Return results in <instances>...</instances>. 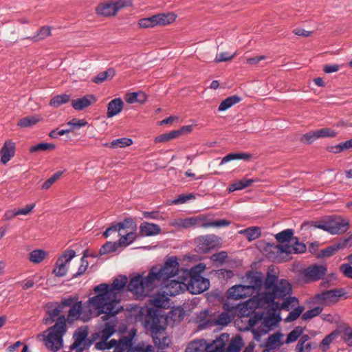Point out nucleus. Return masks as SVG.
<instances>
[{"instance_id":"nucleus-46","label":"nucleus","mask_w":352,"mask_h":352,"mask_svg":"<svg viewBox=\"0 0 352 352\" xmlns=\"http://www.w3.org/2000/svg\"><path fill=\"white\" fill-rule=\"evenodd\" d=\"M47 255L48 253L45 250H35L29 254V260L33 263H40Z\"/></svg>"},{"instance_id":"nucleus-59","label":"nucleus","mask_w":352,"mask_h":352,"mask_svg":"<svg viewBox=\"0 0 352 352\" xmlns=\"http://www.w3.org/2000/svg\"><path fill=\"white\" fill-rule=\"evenodd\" d=\"M316 140H317V138L316 136L315 131L302 135L300 138V141L305 144H311Z\"/></svg>"},{"instance_id":"nucleus-38","label":"nucleus","mask_w":352,"mask_h":352,"mask_svg":"<svg viewBox=\"0 0 352 352\" xmlns=\"http://www.w3.org/2000/svg\"><path fill=\"white\" fill-rule=\"evenodd\" d=\"M294 235L292 229H286L275 235V239L281 244H290Z\"/></svg>"},{"instance_id":"nucleus-33","label":"nucleus","mask_w":352,"mask_h":352,"mask_svg":"<svg viewBox=\"0 0 352 352\" xmlns=\"http://www.w3.org/2000/svg\"><path fill=\"white\" fill-rule=\"evenodd\" d=\"M258 179H248V178H243L241 180H238L235 182L234 183L230 185L228 188V191L230 192L239 190L245 188L246 187L250 186L252 184H253L255 182H258Z\"/></svg>"},{"instance_id":"nucleus-26","label":"nucleus","mask_w":352,"mask_h":352,"mask_svg":"<svg viewBox=\"0 0 352 352\" xmlns=\"http://www.w3.org/2000/svg\"><path fill=\"white\" fill-rule=\"evenodd\" d=\"M124 102L121 98L111 100L107 104V117L111 118L119 114L123 109Z\"/></svg>"},{"instance_id":"nucleus-7","label":"nucleus","mask_w":352,"mask_h":352,"mask_svg":"<svg viewBox=\"0 0 352 352\" xmlns=\"http://www.w3.org/2000/svg\"><path fill=\"white\" fill-rule=\"evenodd\" d=\"M177 18L173 12L160 13L150 17L143 18L138 21L140 28H149L156 26H164L173 23Z\"/></svg>"},{"instance_id":"nucleus-52","label":"nucleus","mask_w":352,"mask_h":352,"mask_svg":"<svg viewBox=\"0 0 352 352\" xmlns=\"http://www.w3.org/2000/svg\"><path fill=\"white\" fill-rule=\"evenodd\" d=\"M277 282V277L268 272L267 276L264 283L265 292H271L274 287L276 285Z\"/></svg>"},{"instance_id":"nucleus-27","label":"nucleus","mask_w":352,"mask_h":352,"mask_svg":"<svg viewBox=\"0 0 352 352\" xmlns=\"http://www.w3.org/2000/svg\"><path fill=\"white\" fill-rule=\"evenodd\" d=\"M135 227L133 229L130 227L125 229L120 234V239L118 241V245L120 246H127L132 243L136 239V234L134 232Z\"/></svg>"},{"instance_id":"nucleus-34","label":"nucleus","mask_w":352,"mask_h":352,"mask_svg":"<svg viewBox=\"0 0 352 352\" xmlns=\"http://www.w3.org/2000/svg\"><path fill=\"white\" fill-rule=\"evenodd\" d=\"M136 334V329H133L126 336H124L119 341L116 346H120L127 351L133 345V340Z\"/></svg>"},{"instance_id":"nucleus-11","label":"nucleus","mask_w":352,"mask_h":352,"mask_svg":"<svg viewBox=\"0 0 352 352\" xmlns=\"http://www.w3.org/2000/svg\"><path fill=\"white\" fill-rule=\"evenodd\" d=\"M78 298L77 296H69L68 298L62 299V305H63L64 308H70L68 311L67 318H66V321L67 320L69 322H73L77 320L82 313V302L78 301Z\"/></svg>"},{"instance_id":"nucleus-16","label":"nucleus","mask_w":352,"mask_h":352,"mask_svg":"<svg viewBox=\"0 0 352 352\" xmlns=\"http://www.w3.org/2000/svg\"><path fill=\"white\" fill-rule=\"evenodd\" d=\"M197 246L202 252H208L220 245V238L214 234H206L195 239Z\"/></svg>"},{"instance_id":"nucleus-25","label":"nucleus","mask_w":352,"mask_h":352,"mask_svg":"<svg viewBox=\"0 0 352 352\" xmlns=\"http://www.w3.org/2000/svg\"><path fill=\"white\" fill-rule=\"evenodd\" d=\"M226 337L225 335H222L219 339H217L215 341H219V343L217 344V346L220 344H222L223 346L221 348H218L215 351V352H239L241 347V340L239 339L238 340H232L227 346L225 348L226 343L223 340V338ZM226 338H228V336H226Z\"/></svg>"},{"instance_id":"nucleus-28","label":"nucleus","mask_w":352,"mask_h":352,"mask_svg":"<svg viewBox=\"0 0 352 352\" xmlns=\"http://www.w3.org/2000/svg\"><path fill=\"white\" fill-rule=\"evenodd\" d=\"M247 279L249 283L250 292L251 289H261L263 285V275L258 272H249L247 275Z\"/></svg>"},{"instance_id":"nucleus-45","label":"nucleus","mask_w":352,"mask_h":352,"mask_svg":"<svg viewBox=\"0 0 352 352\" xmlns=\"http://www.w3.org/2000/svg\"><path fill=\"white\" fill-rule=\"evenodd\" d=\"M251 158V155L246 153H229L223 157L221 161L220 165H223L230 161L236 160H249Z\"/></svg>"},{"instance_id":"nucleus-18","label":"nucleus","mask_w":352,"mask_h":352,"mask_svg":"<svg viewBox=\"0 0 352 352\" xmlns=\"http://www.w3.org/2000/svg\"><path fill=\"white\" fill-rule=\"evenodd\" d=\"M327 272V268L322 265H311L303 271L306 283L317 281L322 279Z\"/></svg>"},{"instance_id":"nucleus-4","label":"nucleus","mask_w":352,"mask_h":352,"mask_svg":"<svg viewBox=\"0 0 352 352\" xmlns=\"http://www.w3.org/2000/svg\"><path fill=\"white\" fill-rule=\"evenodd\" d=\"M292 292L291 284L287 280L282 279L277 282L271 292L262 293L260 299L265 304H275L276 307L289 311L290 304L294 301L298 302L297 298L290 296Z\"/></svg>"},{"instance_id":"nucleus-22","label":"nucleus","mask_w":352,"mask_h":352,"mask_svg":"<svg viewBox=\"0 0 352 352\" xmlns=\"http://www.w3.org/2000/svg\"><path fill=\"white\" fill-rule=\"evenodd\" d=\"M16 150V144L12 140H7L1 151V162L3 164H6L10 160L12 157H14L15 154Z\"/></svg>"},{"instance_id":"nucleus-20","label":"nucleus","mask_w":352,"mask_h":352,"mask_svg":"<svg viewBox=\"0 0 352 352\" xmlns=\"http://www.w3.org/2000/svg\"><path fill=\"white\" fill-rule=\"evenodd\" d=\"M131 228L132 229L136 227V225L133 220L131 218H126L122 222H119L116 224H113L110 227H109L105 232H104V236L105 237H108L112 233H116L118 232V236H120V233L125 230V229Z\"/></svg>"},{"instance_id":"nucleus-62","label":"nucleus","mask_w":352,"mask_h":352,"mask_svg":"<svg viewBox=\"0 0 352 352\" xmlns=\"http://www.w3.org/2000/svg\"><path fill=\"white\" fill-rule=\"evenodd\" d=\"M281 335L280 333H274L268 337L266 345L269 347L275 346L279 343Z\"/></svg>"},{"instance_id":"nucleus-64","label":"nucleus","mask_w":352,"mask_h":352,"mask_svg":"<svg viewBox=\"0 0 352 352\" xmlns=\"http://www.w3.org/2000/svg\"><path fill=\"white\" fill-rule=\"evenodd\" d=\"M340 272L345 277L352 279V266L349 263H343L340 266Z\"/></svg>"},{"instance_id":"nucleus-10","label":"nucleus","mask_w":352,"mask_h":352,"mask_svg":"<svg viewBox=\"0 0 352 352\" xmlns=\"http://www.w3.org/2000/svg\"><path fill=\"white\" fill-rule=\"evenodd\" d=\"M349 222L341 217L332 218L315 227L327 231L331 234L344 233L349 229Z\"/></svg>"},{"instance_id":"nucleus-55","label":"nucleus","mask_w":352,"mask_h":352,"mask_svg":"<svg viewBox=\"0 0 352 352\" xmlns=\"http://www.w3.org/2000/svg\"><path fill=\"white\" fill-rule=\"evenodd\" d=\"M85 254L80 259V265L79 266L78 269V272L74 274L73 275V278H76V277H78V276H80L82 275H83L87 267H88V261L85 259Z\"/></svg>"},{"instance_id":"nucleus-43","label":"nucleus","mask_w":352,"mask_h":352,"mask_svg":"<svg viewBox=\"0 0 352 352\" xmlns=\"http://www.w3.org/2000/svg\"><path fill=\"white\" fill-rule=\"evenodd\" d=\"M115 74V69L113 68H109L106 71L99 73L92 79V82L96 84H101L108 78H113Z\"/></svg>"},{"instance_id":"nucleus-29","label":"nucleus","mask_w":352,"mask_h":352,"mask_svg":"<svg viewBox=\"0 0 352 352\" xmlns=\"http://www.w3.org/2000/svg\"><path fill=\"white\" fill-rule=\"evenodd\" d=\"M140 232L143 236H154L161 232V228L157 224L145 221L140 224Z\"/></svg>"},{"instance_id":"nucleus-15","label":"nucleus","mask_w":352,"mask_h":352,"mask_svg":"<svg viewBox=\"0 0 352 352\" xmlns=\"http://www.w3.org/2000/svg\"><path fill=\"white\" fill-rule=\"evenodd\" d=\"M219 343V341L215 340L209 344L204 339L195 340L188 344L186 352H215L218 348L223 346L220 344L219 346H217V344Z\"/></svg>"},{"instance_id":"nucleus-50","label":"nucleus","mask_w":352,"mask_h":352,"mask_svg":"<svg viewBox=\"0 0 352 352\" xmlns=\"http://www.w3.org/2000/svg\"><path fill=\"white\" fill-rule=\"evenodd\" d=\"M119 246L120 245H118V242L108 241L100 248V254L103 255L111 252H114L117 250Z\"/></svg>"},{"instance_id":"nucleus-5","label":"nucleus","mask_w":352,"mask_h":352,"mask_svg":"<svg viewBox=\"0 0 352 352\" xmlns=\"http://www.w3.org/2000/svg\"><path fill=\"white\" fill-rule=\"evenodd\" d=\"M205 266L199 264L193 267L190 271L184 270L183 274L186 277V289L192 294H201L207 290L210 287V281L208 278L201 276Z\"/></svg>"},{"instance_id":"nucleus-31","label":"nucleus","mask_w":352,"mask_h":352,"mask_svg":"<svg viewBox=\"0 0 352 352\" xmlns=\"http://www.w3.org/2000/svg\"><path fill=\"white\" fill-rule=\"evenodd\" d=\"M151 302L155 307L168 308L169 307V298L165 293H158L153 296Z\"/></svg>"},{"instance_id":"nucleus-49","label":"nucleus","mask_w":352,"mask_h":352,"mask_svg":"<svg viewBox=\"0 0 352 352\" xmlns=\"http://www.w3.org/2000/svg\"><path fill=\"white\" fill-rule=\"evenodd\" d=\"M55 147L56 146L54 144L42 142L31 146L30 148V152L35 153L38 151H52L54 150Z\"/></svg>"},{"instance_id":"nucleus-37","label":"nucleus","mask_w":352,"mask_h":352,"mask_svg":"<svg viewBox=\"0 0 352 352\" xmlns=\"http://www.w3.org/2000/svg\"><path fill=\"white\" fill-rule=\"evenodd\" d=\"M124 99L129 104L137 102L144 103L147 100V96L144 92H131L126 94Z\"/></svg>"},{"instance_id":"nucleus-8","label":"nucleus","mask_w":352,"mask_h":352,"mask_svg":"<svg viewBox=\"0 0 352 352\" xmlns=\"http://www.w3.org/2000/svg\"><path fill=\"white\" fill-rule=\"evenodd\" d=\"M130 5V1L124 0L104 1L98 4L95 13L98 16H115L120 10Z\"/></svg>"},{"instance_id":"nucleus-54","label":"nucleus","mask_w":352,"mask_h":352,"mask_svg":"<svg viewBox=\"0 0 352 352\" xmlns=\"http://www.w3.org/2000/svg\"><path fill=\"white\" fill-rule=\"evenodd\" d=\"M304 307L299 306L295 308L293 311H290L287 317L285 318V322H292L296 320L303 312Z\"/></svg>"},{"instance_id":"nucleus-57","label":"nucleus","mask_w":352,"mask_h":352,"mask_svg":"<svg viewBox=\"0 0 352 352\" xmlns=\"http://www.w3.org/2000/svg\"><path fill=\"white\" fill-rule=\"evenodd\" d=\"M231 321L230 317L226 312L219 314L215 320V324L219 325H227Z\"/></svg>"},{"instance_id":"nucleus-30","label":"nucleus","mask_w":352,"mask_h":352,"mask_svg":"<svg viewBox=\"0 0 352 352\" xmlns=\"http://www.w3.org/2000/svg\"><path fill=\"white\" fill-rule=\"evenodd\" d=\"M143 279L145 289H151L153 287L155 280H162L161 276H160L158 267L155 266L151 269L148 276L143 277Z\"/></svg>"},{"instance_id":"nucleus-14","label":"nucleus","mask_w":352,"mask_h":352,"mask_svg":"<svg viewBox=\"0 0 352 352\" xmlns=\"http://www.w3.org/2000/svg\"><path fill=\"white\" fill-rule=\"evenodd\" d=\"M183 270H179V263L176 257H168L165 261L164 265L160 268L158 267L160 276L162 280H166L179 273L182 274Z\"/></svg>"},{"instance_id":"nucleus-3","label":"nucleus","mask_w":352,"mask_h":352,"mask_svg":"<svg viewBox=\"0 0 352 352\" xmlns=\"http://www.w3.org/2000/svg\"><path fill=\"white\" fill-rule=\"evenodd\" d=\"M144 324L151 332L153 343L158 349H164L170 344L166 329L168 326L167 317L158 309L148 308L144 316Z\"/></svg>"},{"instance_id":"nucleus-2","label":"nucleus","mask_w":352,"mask_h":352,"mask_svg":"<svg viewBox=\"0 0 352 352\" xmlns=\"http://www.w3.org/2000/svg\"><path fill=\"white\" fill-rule=\"evenodd\" d=\"M63 309L62 300L54 307H49L47 311L49 317L43 319V323L50 324L55 322V324L38 336L43 338L46 347L54 352L58 351L63 347V337L67 332L66 318L64 315L59 316L63 311Z\"/></svg>"},{"instance_id":"nucleus-63","label":"nucleus","mask_w":352,"mask_h":352,"mask_svg":"<svg viewBox=\"0 0 352 352\" xmlns=\"http://www.w3.org/2000/svg\"><path fill=\"white\" fill-rule=\"evenodd\" d=\"M228 258V253L225 251H221L218 253L213 254L210 258L214 262L222 263Z\"/></svg>"},{"instance_id":"nucleus-53","label":"nucleus","mask_w":352,"mask_h":352,"mask_svg":"<svg viewBox=\"0 0 352 352\" xmlns=\"http://www.w3.org/2000/svg\"><path fill=\"white\" fill-rule=\"evenodd\" d=\"M302 333V329L299 327H296L288 334L286 343L289 344L295 342L301 336Z\"/></svg>"},{"instance_id":"nucleus-24","label":"nucleus","mask_w":352,"mask_h":352,"mask_svg":"<svg viewBox=\"0 0 352 352\" xmlns=\"http://www.w3.org/2000/svg\"><path fill=\"white\" fill-rule=\"evenodd\" d=\"M143 281L144 279L142 275H138L132 278L127 285L128 290L136 295L142 296L145 289Z\"/></svg>"},{"instance_id":"nucleus-9","label":"nucleus","mask_w":352,"mask_h":352,"mask_svg":"<svg viewBox=\"0 0 352 352\" xmlns=\"http://www.w3.org/2000/svg\"><path fill=\"white\" fill-rule=\"evenodd\" d=\"M344 295V289H333L316 294L314 296V300L322 306H331L337 303Z\"/></svg>"},{"instance_id":"nucleus-60","label":"nucleus","mask_w":352,"mask_h":352,"mask_svg":"<svg viewBox=\"0 0 352 352\" xmlns=\"http://www.w3.org/2000/svg\"><path fill=\"white\" fill-rule=\"evenodd\" d=\"M67 124L74 129H80L87 125V122L85 119L73 118L67 122Z\"/></svg>"},{"instance_id":"nucleus-12","label":"nucleus","mask_w":352,"mask_h":352,"mask_svg":"<svg viewBox=\"0 0 352 352\" xmlns=\"http://www.w3.org/2000/svg\"><path fill=\"white\" fill-rule=\"evenodd\" d=\"M75 256L76 252L74 250H65L56 261L53 273L58 277L65 276L68 270V265L71 260Z\"/></svg>"},{"instance_id":"nucleus-23","label":"nucleus","mask_w":352,"mask_h":352,"mask_svg":"<svg viewBox=\"0 0 352 352\" xmlns=\"http://www.w3.org/2000/svg\"><path fill=\"white\" fill-rule=\"evenodd\" d=\"M248 286L237 285L230 287L227 293L228 298L232 300H239L248 297L250 294Z\"/></svg>"},{"instance_id":"nucleus-17","label":"nucleus","mask_w":352,"mask_h":352,"mask_svg":"<svg viewBox=\"0 0 352 352\" xmlns=\"http://www.w3.org/2000/svg\"><path fill=\"white\" fill-rule=\"evenodd\" d=\"M277 253L285 254L289 256L292 254L304 253L307 247L303 243L298 241L297 237L292 239L290 244H279L276 246Z\"/></svg>"},{"instance_id":"nucleus-1","label":"nucleus","mask_w":352,"mask_h":352,"mask_svg":"<svg viewBox=\"0 0 352 352\" xmlns=\"http://www.w3.org/2000/svg\"><path fill=\"white\" fill-rule=\"evenodd\" d=\"M127 283L126 276L116 278L111 285L101 283L94 289L95 296L88 300V303L98 314H104L102 316L103 320H107L109 316L118 314L122 307L120 306V299L118 296Z\"/></svg>"},{"instance_id":"nucleus-58","label":"nucleus","mask_w":352,"mask_h":352,"mask_svg":"<svg viewBox=\"0 0 352 352\" xmlns=\"http://www.w3.org/2000/svg\"><path fill=\"white\" fill-rule=\"evenodd\" d=\"M118 343V342H117L115 339H112L109 342H107L106 341L97 342L96 344V347L98 349H109L113 347L115 348Z\"/></svg>"},{"instance_id":"nucleus-19","label":"nucleus","mask_w":352,"mask_h":352,"mask_svg":"<svg viewBox=\"0 0 352 352\" xmlns=\"http://www.w3.org/2000/svg\"><path fill=\"white\" fill-rule=\"evenodd\" d=\"M179 280H171L170 283L166 285L164 293L167 296H175L186 289V277H185L183 273L179 277Z\"/></svg>"},{"instance_id":"nucleus-56","label":"nucleus","mask_w":352,"mask_h":352,"mask_svg":"<svg viewBox=\"0 0 352 352\" xmlns=\"http://www.w3.org/2000/svg\"><path fill=\"white\" fill-rule=\"evenodd\" d=\"M338 336V332L337 331H334L324 338L321 342L322 346H326V348H324V351L329 348V344Z\"/></svg>"},{"instance_id":"nucleus-41","label":"nucleus","mask_w":352,"mask_h":352,"mask_svg":"<svg viewBox=\"0 0 352 352\" xmlns=\"http://www.w3.org/2000/svg\"><path fill=\"white\" fill-rule=\"evenodd\" d=\"M51 35V28L50 26H43L36 34L33 36H28L26 39H30L34 42H37L46 38Z\"/></svg>"},{"instance_id":"nucleus-42","label":"nucleus","mask_w":352,"mask_h":352,"mask_svg":"<svg viewBox=\"0 0 352 352\" xmlns=\"http://www.w3.org/2000/svg\"><path fill=\"white\" fill-rule=\"evenodd\" d=\"M133 144V141L130 138H122L113 140L110 143H106L104 144L106 147L117 148H124L126 146H131Z\"/></svg>"},{"instance_id":"nucleus-61","label":"nucleus","mask_w":352,"mask_h":352,"mask_svg":"<svg viewBox=\"0 0 352 352\" xmlns=\"http://www.w3.org/2000/svg\"><path fill=\"white\" fill-rule=\"evenodd\" d=\"M236 53L234 52L232 55H229L227 52H221L217 54L214 58L215 63H220L223 61L231 60L235 56Z\"/></svg>"},{"instance_id":"nucleus-51","label":"nucleus","mask_w":352,"mask_h":352,"mask_svg":"<svg viewBox=\"0 0 352 352\" xmlns=\"http://www.w3.org/2000/svg\"><path fill=\"white\" fill-rule=\"evenodd\" d=\"M322 310H323L322 307H320V306L316 307L311 309H309V310L305 311L302 315V319L304 320H307L311 319V318L318 316L319 314H320L322 313Z\"/></svg>"},{"instance_id":"nucleus-48","label":"nucleus","mask_w":352,"mask_h":352,"mask_svg":"<svg viewBox=\"0 0 352 352\" xmlns=\"http://www.w3.org/2000/svg\"><path fill=\"white\" fill-rule=\"evenodd\" d=\"M315 132L317 139L324 138H334L337 135V133L335 131V130L327 127L316 130Z\"/></svg>"},{"instance_id":"nucleus-36","label":"nucleus","mask_w":352,"mask_h":352,"mask_svg":"<svg viewBox=\"0 0 352 352\" xmlns=\"http://www.w3.org/2000/svg\"><path fill=\"white\" fill-rule=\"evenodd\" d=\"M343 249L340 241L337 243H333V245L328 246L327 248L322 250L318 254V258H325L329 257L333 254H335L339 250Z\"/></svg>"},{"instance_id":"nucleus-6","label":"nucleus","mask_w":352,"mask_h":352,"mask_svg":"<svg viewBox=\"0 0 352 352\" xmlns=\"http://www.w3.org/2000/svg\"><path fill=\"white\" fill-rule=\"evenodd\" d=\"M231 222L226 219H218L211 221L208 216L205 214H199L182 219L179 226L184 228H190L191 227H197L203 228H221L230 226Z\"/></svg>"},{"instance_id":"nucleus-32","label":"nucleus","mask_w":352,"mask_h":352,"mask_svg":"<svg viewBox=\"0 0 352 352\" xmlns=\"http://www.w3.org/2000/svg\"><path fill=\"white\" fill-rule=\"evenodd\" d=\"M87 336V332L85 330H77L74 336L75 339L74 342L71 345L70 349L72 350H76L78 351H82V348L80 347L82 342L85 341Z\"/></svg>"},{"instance_id":"nucleus-21","label":"nucleus","mask_w":352,"mask_h":352,"mask_svg":"<svg viewBox=\"0 0 352 352\" xmlns=\"http://www.w3.org/2000/svg\"><path fill=\"white\" fill-rule=\"evenodd\" d=\"M97 101L96 97L94 94H86L82 98L73 99L71 100V105L76 111H82Z\"/></svg>"},{"instance_id":"nucleus-13","label":"nucleus","mask_w":352,"mask_h":352,"mask_svg":"<svg viewBox=\"0 0 352 352\" xmlns=\"http://www.w3.org/2000/svg\"><path fill=\"white\" fill-rule=\"evenodd\" d=\"M279 320V316H276L275 314H271L265 317L257 329H253L252 330L254 338L259 341L261 337L271 331L278 324Z\"/></svg>"},{"instance_id":"nucleus-40","label":"nucleus","mask_w":352,"mask_h":352,"mask_svg":"<svg viewBox=\"0 0 352 352\" xmlns=\"http://www.w3.org/2000/svg\"><path fill=\"white\" fill-rule=\"evenodd\" d=\"M241 100V98L236 95L229 96L220 103L218 110L219 111H226L233 105L239 103Z\"/></svg>"},{"instance_id":"nucleus-39","label":"nucleus","mask_w":352,"mask_h":352,"mask_svg":"<svg viewBox=\"0 0 352 352\" xmlns=\"http://www.w3.org/2000/svg\"><path fill=\"white\" fill-rule=\"evenodd\" d=\"M239 234H243L249 241L258 239L261 234V229L258 227H250L239 232Z\"/></svg>"},{"instance_id":"nucleus-44","label":"nucleus","mask_w":352,"mask_h":352,"mask_svg":"<svg viewBox=\"0 0 352 352\" xmlns=\"http://www.w3.org/2000/svg\"><path fill=\"white\" fill-rule=\"evenodd\" d=\"M70 95L67 94L56 95L51 98L49 104L51 107L57 108L62 104L67 103L69 101H70Z\"/></svg>"},{"instance_id":"nucleus-35","label":"nucleus","mask_w":352,"mask_h":352,"mask_svg":"<svg viewBox=\"0 0 352 352\" xmlns=\"http://www.w3.org/2000/svg\"><path fill=\"white\" fill-rule=\"evenodd\" d=\"M42 120L40 116H29L20 119L17 122V126L21 128H27L34 126Z\"/></svg>"},{"instance_id":"nucleus-47","label":"nucleus","mask_w":352,"mask_h":352,"mask_svg":"<svg viewBox=\"0 0 352 352\" xmlns=\"http://www.w3.org/2000/svg\"><path fill=\"white\" fill-rule=\"evenodd\" d=\"M115 332V324L106 322L100 333L102 340L107 341Z\"/></svg>"}]
</instances>
